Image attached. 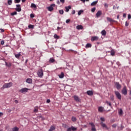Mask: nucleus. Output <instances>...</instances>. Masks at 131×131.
Masks as SVG:
<instances>
[{"label": "nucleus", "mask_w": 131, "mask_h": 131, "mask_svg": "<svg viewBox=\"0 0 131 131\" xmlns=\"http://www.w3.org/2000/svg\"><path fill=\"white\" fill-rule=\"evenodd\" d=\"M12 85H13V83L12 82L5 83V84L3 85V86L1 88V90H5V89H8L9 88H11Z\"/></svg>", "instance_id": "1"}, {"label": "nucleus", "mask_w": 131, "mask_h": 131, "mask_svg": "<svg viewBox=\"0 0 131 131\" xmlns=\"http://www.w3.org/2000/svg\"><path fill=\"white\" fill-rule=\"evenodd\" d=\"M37 74L38 76V77H40V78H41L42 76H43V71H42V69L38 70Z\"/></svg>", "instance_id": "2"}, {"label": "nucleus", "mask_w": 131, "mask_h": 131, "mask_svg": "<svg viewBox=\"0 0 131 131\" xmlns=\"http://www.w3.org/2000/svg\"><path fill=\"white\" fill-rule=\"evenodd\" d=\"M56 7V5L55 4H51L49 7H47V9L49 11V12H52L54 11V8Z\"/></svg>", "instance_id": "3"}, {"label": "nucleus", "mask_w": 131, "mask_h": 131, "mask_svg": "<svg viewBox=\"0 0 131 131\" xmlns=\"http://www.w3.org/2000/svg\"><path fill=\"white\" fill-rule=\"evenodd\" d=\"M121 93L122 95H124V96H126V95H127V89H126V86H124Z\"/></svg>", "instance_id": "4"}, {"label": "nucleus", "mask_w": 131, "mask_h": 131, "mask_svg": "<svg viewBox=\"0 0 131 131\" xmlns=\"http://www.w3.org/2000/svg\"><path fill=\"white\" fill-rule=\"evenodd\" d=\"M115 95L118 100H121V94L118 91H115Z\"/></svg>", "instance_id": "5"}, {"label": "nucleus", "mask_w": 131, "mask_h": 131, "mask_svg": "<svg viewBox=\"0 0 131 131\" xmlns=\"http://www.w3.org/2000/svg\"><path fill=\"white\" fill-rule=\"evenodd\" d=\"M29 90L30 89L28 88H22L19 91V93H21V94H23V93H27V92H28Z\"/></svg>", "instance_id": "6"}, {"label": "nucleus", "mask_w": 131, "mask_h": 131, "mask_svg": "<svg viewBox=\"0 0 131 131\" xmlns=\"http://www.w3.org/2000/svg\"><path fill=\"white\" fill-rule=\"evenodd\" d=\"M115 85L117 90H120L121 89V84H119V82H115Z\"/></svg>", "instance_id": "7"}, {"label": "nucleus", "mask_w": 131, "mask_h": 131, "mask_svg": "<svg viewBox=\"0 0 131 131\" xmlns=\"http://www.w3.org/2000/svg\"><path fill=\"white\" fill-rule=\"evenodd\" d=\"M16 8H15V10L17 12H21V11H22V9H21V5H16Z\"/></svg>", "instance_id": "8"}, {"label": "nucleus", "mask_w": 131, "mask_h": 131, "mask_svg": "<svg viewBox=\"0 0 131 131\" xmlns=\"http://www.w3.org/2000/svg\"><path fill=\"white\" fill-rule=\"evenodd\" d=\"M77 129V128L74 127L73 126H72L71 127H69L67 128V131H75Z\"/></svg>", "instance_id": "9"}, {"label": "nucleus", "mask_w": 131, "mask_h": 131, "mask_svg": "<svg viewBox=\"0 0 131 131\" xmlns=\"http://www.w3.org/2000/svg\"><path fill=\"white\" fill-rule=\"evenodd\" d=\"M97 40H99V37L97 36H93L91 38V41H97Z\"/></svg>", "instance_id": "10"}, {"label": "nucleus", "mask_w": 131, "mask_h": 131, "mask_svg": "<svg viewBox=\"0 0 131 131\" xmlns=\"http://www.w3.org/2000/svg\"><path fill=\"white\" fill-rule=\"evenodd\" d=\"M89 124L92 126V129L91 130L92 131H96L97 130L96 129V127L95 126V124L94 123H90Z\"/></svg>", "instance_id": "11"}, {"label": "nucleus", "mask_w": 131, "mask_h": 131, "mask_svg": "<svg viewBox=\"0 0 131 131\" xmlns=\"http://www.w3.org/2000/svg\"><path fill=\"white\" fill-rule=\"evenodd\" d=\"M73 98H74L75 101H76V102H80V99L79 98V97H78V96H77L76 95H74L73 96Z\"/></svg>", "instance_id": "12"}, {"label": "nucleus", "mask_w": 131, "mask_h": 131, "mask_svg": "<svg viewBox=\"0 0 131 131\" xmlns=\"http://www.w3.org/2000/svg\"><path fill=\"white\" fill-rule=\"evenodd\" d=\"M107 21H108V22H110L111 23H114L115 22H116V21H115V20L113 19L112 18H110V17H107L106 18Z\"/></svg>", "instance_id": "13"}, {"label": "nucleus", "mask_w": 131, "mask_h": 131, "mask_svg": "<svg viewBox=\"0 0 131 131\" xmlns=\"http://www.w3.org/2000/svg\"><path fill=\"white\" fill-rule=\"evenodd\" d=\"M100 125L102 127H104L105 128H106V129H108V127H107V125H106V124L104 123L103 122H100Z\"/></svg>", "instance_id": "14"}, {"label": "nucleus", "mask_w": 131, "mask_h": 131, "mask_svg": "<svg viewBox=\"0 0 131 131\" xmlns=\"http://www.w3.org/2000/svg\"><path fill=\"white\" fill-rule=\"evenodd\" d=\"M101 15H102V11L99 10L97 12V13H96V17L97 18H99V17H100V16H101Z\"/></svg>", "instance_id": "15"}, {"label": "nucleus", "mask_w": 131, "mask_h": 131, "mask_svg": "<svg viewBox=\"0 0 131 131\" xmlns=\"http://www.w3.org/2000/svg\"><path fill=\"white\" fill-rule=\"evenodd\" d=\"M86 93L88 96H93L94 95V93L92 91H88Z\"/></svg>", "instance_id": "16"}, {"label": "nucleus", "mask_w": 131, "mask_h": 131, "mask_svg": "<svg viewBox=\"0 0 131 131\" xmlns=\"http://www.w3.org/2000/svg\"><path fill=\"white\" fill-rule=\"evenodd\" d=\"M55 129H56V127L54 125H51L50 126V128L49 129V131H53V130H55Z\"/></svg>", "instance_id": "17"}, {"label": "nucleus", "mask_w": 131, "mask_h": 131, "mask_svg": "<svg viewBox=\"0 0 131 131\" xmlns=\"http://www.w3.org/2000/svg\"><path fill=\"white\" fill-rule=\"evenodd\" d=\"M65 9H66V12H69V10H70L71 9V6H66L65 7Z\"/></svg>", "instance_id": "18"}, {"label": "nucleus", "mask_w": 131, "mask_h": 131, "mask_svg": "<svg viewBox=\"0 0 131 131\" xmlns=\"http://www.w3.org/2000/svg\"><path fill=\"white\" fill-rule=\"evenodd\" d=\"M58 76L59 78H63L64 76H65V75L64 74V73L61 72L60 74L58 75Z\"/></svg>", "instance_id": "19"}, {"label": "nucleus", "mask_w": 131, "mask_h": 131, "mask_svg": "<svg viewBox=\"0 0 131 131\" xmlns=\"http://www.w3.org/2000/svg\"><path fill=\"white\" fill-rule=\"evenodd\" d=\"M76 28L78 29V30H80V29H83V27H82L81 25H78L76 27Z\"/></svg>", "instance_id": "20"}, {"label": "nucleus", "mask_w": 131, "mask_h": 131, "mask_svg": "<svg viewBox=\"0 0 131 131\" xmlns=\"http://www.w3.org/2000/svg\"><path fill=\"white\" fill-rule=\"evenodd\" d=\"M98 111L99 112H103V111H104V107H102V106H100L98 107Z\"/></svg>", "instance_id": "21"}, {"label": "nucleus", "mask_w": 131, "mask_h": 131, "mask_svg": "<svg viewBox=\"0 0 131 131\" xmlns=\"http://www.w3.org/2000/svg\"><path fill=\"white\" fill-rule=\"evenodd\" d=\"M26 82H27L28 83H32V79H31V78H28L26 80Z\"/></svg>", "instance_id": "22"}, {"label": "nucleus", "mask_w": 131, "mask_h": 131, "mask_svg": "<svg viewBox=\"0 0 131 131\" xmlns=\"http://www.w3.org/2000/svg\"><path fill=\"white\" fill-rule=\"evenodd\" d=\"M97 4H98V1L93 2L91 3V6L93 7L94 6H96Z\"/></svg>", "instance_id": "23"}, {"label": "nucleus", "mask_w": 131, "mask_h": 131, "mask_svg": "<svg viewBox=\"0 0 131 131\" xmlns=\"http://www.w3.org/2000/svg\"><path fill=\"white\" fill-rule=\"evenodd\" d=\"M101 34L103 36H105V35H106V31L105 30H102L101 31Z\"/></svg>", "instance_id": "24"}, {"label": "nucleus", "mask_w": 131, "mask_h": 131, "mask_svg": "<svg viewBox=\"0 0 131 131\" xmlns=\"http://www.w3.org/2000/svg\"><path fill=\"white\" fill-rule=\"evenodd\" d=\"M34 112L36 113V112H38V106H35L34 110Z\"/></svg>", "instance_id": "25"}, {"label": "nucleus", "mask_w": 131, "mask_h": 131, "mask_svg": "<svg viewBox=\"0 0 131 131\" xmlns=\"http://www.w3.org/2000/svg\"><path fill=\"white\" fill-rule=\"evenodd\" d=\"M20 56H21L20 53H18V54L15 55V58H17V59H19V58H20Z\"/></svg>", "instance_id": "26"}, {"label": "nucleus", "mask_w": 131, "mask_h": 131, "mask_svg": "<svg viewBox=\"0 0 131 131\" xmlns=\"http://www.w3.org/2000/svg\"><path fill=\"white\" fill-rule=\"evenodd\" d=\"M91 47H92V44H91V43H87L86 45V46H85V48L86 49H88L89 48H91Z\"/></svg>", "instance_id": "27"}, {"label": "nucleus", "mask_w": 131, "mask_h": 131, "mask_svg": "<svg viewBox=\"0 0 131 131\" xmlns=\"http://www.w3.org/2000/svg\"><path fill=\"white\" fill-rule=\"evenodd\" d=\"M50 63H54L55 62V59L51 58L49 60Z\"/></svg>", "instance_id": "28"}, {"label": "nucleus", "mask_w": 131, "mask_h": 131, "mask_svg": "<svg viewBox=\"0 0 131 131\" xmlns=\"http://www.w3.org/2000/svg\"><path fill=\"white\" fill-rule=\"evenodd\" d=\"M5 64L6 65V66H7V67H11V66H12V63H8V62H5Z\"/></svg>", "instance_id": "29"}, {"label": "nucleus", "mask_w": 131, "mask_h": 131, "mask_svg": "<svg viewBox=\"0 0 131 131\" xmlns=\"http://www.w3.org/2000/svg\"><path fill=\"white\" fill-rule=\"evenodd\" d=\"M82 13H83V10H79V11H78V15L79 16H80V14H82Z\"/></svg>", "instance_id": "30"}, {"label": "nucleus", "mask_w": 131, "mask_h": 131, "mask_svg": "<svg viewBox=\"0 0 131 131\" xmlns=\"http://www.w3.org/2000/svg\"><path fill=\"white\" fill-rule=\"evenodd\" d=\"M111 55L112 56H114L115 55V51L114 50H111Z\"/></svg>", "instance_id": "31"}, {"label": "nucleus", "mask_w": 131, "mask_h": 131, "mask_svg": "<svg viewBox=\"0 0 131 131\" xmlns=\"http://www.w3.org/2000/svg\"><path fill=\"white\" fill-rule=\"evenodd\" d=\"M12 131H19V128L15 127L12 128Z\"/></svg>", "instance_id": "32"}, {"label": "nucleus", "mask_w": 131, "mask_h": 131, "mask_svg": "<svg viewBox=\"0 0 131 131\" xmlns=\"http://www.w3.org/2000/svg\"><path fill=\"white\" fill-rule=\"evenodd\" d=\"M31 8H36V5L33 3H32L31 4Z\"/></svg>", "instance_id": "33"}, {"label": "nucleus", "mask_w": 131, "mask_h": 131, "mask_svg": "<svg viewBox=\"0 0 131 131\" xmlns=\"http://www.w3.org/2000/svg\"><path fill=\"white\" fill-rule=\"evenodd\" d=\"M12 3L13 2L12 1V0H8V5H9V6H11Z\"/></svg>", "instance_id": "34"}, {"label": "nucleus", "mask_w": 131, "mask_h": 131, "mask_svg": "<svg viewBox=\"0 0 131 131\" xmlns=\"http://www.w3.org/2000/svg\"><path fill=\"white\" fill-rule=\"evenodd\" d=\"M76 120H77V119L75 117H72V121H73L74 122H75V121H76Z\"/></svg>", "instance_id": "35"}, {"label": "nucleus", "mask_w": 131, "mask_h": 131, "mask_svg": "<svg viewBox=\"0 0 131 131\" xmlns=\"http://www.w3.org/2000/svg\"><path fill=\"white\" fill-rule=\"evenodd\" d=\"M54 38H57V39H59L60 38V36H58L57 34H55L54 35Z\"/></svg>", "instance_id": "36"}, {"label": "nucleus", "mask_w": 131, "mask_h": 131, "mask_svg": "<svg viewBox=\"0 0 131 131\" xmlns=\"http://www.w3.org/2000/svg\"><path fill=\"white\" fill-rule=\"evenodd\" d=\"M59 13L60 15H63L64 14V11L63 10H59Z\"/></svg>", "instance_id": "37"}, {"label": "nucleus", "mask_w": 131, "mask_h": 131, "mask_svg": "<svg viewBox=\"0 0 131 131\" xmlns=\"http://www.w3.org/2000/svg\"><path fill=\"white\" fill-rule=\"evenodd\" d=\"M21 2V0H14V3L15 4H19Z\"/></svg>", "instance_id": "38"}, {"label": "nucleus", "mask_w": 131, "mask_h": 131, "mask_svg": "<svg viewBox=\"0 0 131 131\" xmlns=\"http://www.w3.org/2000/svg\"><path fill=\"white\" fill-rule=\"evenodd\" d=\"M16 14H17V12L14 11V12L11 13V16H14V15H16Z\"/></svg>", "instance_id": "39"}, {"label": "nucleus", "mask_w": 131, "mask_h": 131, "mask_svg": "<svg viewBox=\"0 0 131 131\" xmlns=\"http://www.w3.org/2000/svg\"><path fill=\"white\" fill-rule=\"evenodd\" d=\"M110 98H111V100H112V101H114V95H111Z\"/></svg>", "instance_id": "40"}, {"label": "nucleus", "mask_w": 131, "mask_h": 131, "mask_svg": "<svg viewBox=\"0 0 131 131\" xmlns=\"http://www.w3.org/2000/svg\"><path fill=\"white\" fill-rule=\"evenodd\" d=\"M34 27V26L33 25H30L28 26L29 28H33Z\"/></svg>", "instance_id": "41"}, {"label": "nucleus", "mask_w": 131, "mask_h": 131, "mask_svg": "<svg viewBox=\"0 0 131 131\" xmlns=\"http://www.w3.org/2000/svg\"><path fill=\"white\" fill-rule=\"evenodd\" d=\"M106 104H107V105H110V106H111V102H109V101H106Z\"/></svg>", "instance_id": "42"}, {"label": "nucleus", "mask_w": 131, "mask_h": 131, "mask_svg": "<svg viewBox=\"0 0 131 131\" xmlns=\"http://www.w3.org/2000/svg\"><path fill=\"white\" fill-rule=\"evenodd\" d=\"M95 11H96V8L95 7L92 8V10H91V12L92 13H94Z\"/></svg>", "instance_id": "43"}, {"label": "nucleus", "mask_w": 131, "mask_h": 131, "mask_svg": "<svg viewBox=\"0 0 131 131\" xmlns=\"http://www.w3.org/2000/svg\"><path fill=\"white\" fill-rule=\"evenodd\" d=\"M123 114V112L122 111V110H120L119 111L120 115H122Z\"/></svg>", "instance_id": "44"}, {"label": "nucleus", "mask_w": 131, "mask_h": 131, "mask_svg": "<svg viewBox=\"0 0 131 131\" xmlns=\"http://www.w3.org/2000/svg\"><path fill=\"white\" fill-rule=\"evenodd\" d=\"M100 120H101V121H105V118L101 117L100 118Z\"/></svg>", "instance_id": "45"}, {"label": "nucleus", "mask_w": 131, "mask_h": 131, "mask_svg": "<svg viewBox=\"0 0 131 131\" xmlns=\"http://www.w3.org/2000/svg\"><path fill=\"white\" fill-rule=\"evenodd\" d=\"M116 126H117V124H114L112 125V127H114V128L116 127Z\"/></svg>", "instance_id": "46"}, {"label": "nucleus", "mask_w": 131, "mask_h": 131, "mask_svg": "<svg viewBox=\"0 0 131 131\" xmlns=\"http://www.w3.org/2000/svg\"><path fill=\"white\" fill-rule=\"evenodd\" d=\"M31 18H34V14H30Z\"/></svg>", "instance_id": "47"}, {"label": "nucleus", "mask_w": 131, "mask_h": 131, "mask_svg": "<svg viewBox=\"0 0 131 131\" xmlns=\"http://www.w3.org/2000/svg\"><path fill=\"white\" fill-rule=\"evenodd\" d=\"M60 2L61 4H64L65 3V0H60Z\"/></svg>", "instance_id": "48"}, {"label": "nucleus", "mask_w": 131, "mask_h": 131, "mask_svg": "<svg viewBox=\"0 0 131 131\" xmlns=\"http://www.w3.org/2000/svg\"><path fill=\"white\" fill-rule=\"evenodd\" d=\"M131 18V15L130 14H128V19L129 20Z\"/></svg>", "instance_id": "49"}, {"label": "nucleus", "mask_w": 131, "mask_h": 131, "mask_svg": "<svg viewBox=\"0 0 131 131\" xmlns=\"http://www.w3.org/2000/svg\"><path fill=\"white\" fill-rule=\"evenodd\" d=\"M125 26L127 27V26H128V25H129V24H128V23H127V21H126L125 22Z\"/></svg>", "instance_id": "50"}, {"label": "nucleus", "mask_w": 131, "mask_h": 131, "mask_svg": "<svg viewBox=\"0 0 131 131\" xmlns=\"http://www.w3.org/2000/svg\"><path fill=\"white\" fill-rule=\"evenodd\" d=\"M1 45H5V41H4V40H2V41H1Z\"/></svg>", "instance_id": "51"}, {"label": "nucleus", "mask_w": 131, "mask_h": 131, "mask_svg": "<svg viewBox=\"0 0 131 131\" xmlns=\"http://www.w3.org/2000/svg\"><path fill=\"white\" fill-rule=\"evenodd\" d=\"M69 22H70V19H67L66 21V23H69Z\"/></svg>", "instance_id": "52"}, {"label": "nucleus", "mask_w": 131, "mask_h": 131, "mask_svg": "<svg viewBox=\"0 0 131 131\" xmlns=\"http://www.w3.org/2000/svg\"><path fill=\"white\" fill-rule=\"evenodd\" d=\"M72 15H74V14H75V10H73L72 11Z\"/></svg>", "instance_id": "53"}, {"label": "nucleus", "mask_w": 131, "mask_h": 131, "mask_svg": "<svg viewBox=\"0 0 131 131\" xmlns=\"http://www.w3.org/2000/svg\"><path fill=\"white\" fill-rule=\"evenodd\" d=\"M123 17H124V18H126V14L124 13L123 15Z\"/></svg>", "instance_id": "54"}, {"label": "nucleus", "mask_w": 131, "mask_h": 131, "mask_svg": "<svg viewBox=\"0 0 131 131\" xmlns=\"http://www.w3.org/2000/svg\"><path fill=\"white\" fill-rule=\"evenodd\" d=\"M0 30L1 32H5V30H4L3 29H0Z\"/></svg>", "instance_id": "55"}, {"label": "nucleus", "mask_w": 131, "mask_h": 131, "mask_svg": "<svg viewBox=\"0 0 131 131\" xmlns=\"http://www.w3.org/2000/svg\"><path fill=\"white\" fill-rule=\"evenodd\" d=\"M50 102H51V100H50V99L47 100V103H50Z\"/></svg>", "instance_id": "56"}, {"label": "nucleus", "mask_w": 131, "mask_h": 131, "mask_svg": "<svg viewBox=\"0 0 131 131\" xmlns=\"http://www.w3.org/2000/svg\"><path fill=\"white\" fill-rule=\"evenodd\" d=\"M104 7H106V8H108V5L107 4H104Z\"/></svg>", "instance_id": "57"}, {"label": "nucleus", "mask_w": 131, "mask_h": 131, "mask_svg": "<svg viewBox=\"0 0 131 131\" xmlns=\"http://www.w3.org/2000/svg\"><path fill=\"white\" fill-rule=\"evenodd\" d=\"M14 102H15L16 104H18V100H15L14 101Z\"/></svg>", "instance_id": "58"}, {"label": "nucleus", "mask_w": 131, "mask_h": 131, "mask_svg": "<svg viewBox=\"0 0 131 131\" xmlns=\"http://www.w3.org/2000/svg\"><path fill=\"white\" fill-rule=\"evenodd\" d=\"M56 3H57V5H60V1H57Z\"/></svg>", "instance_id": "59"}, {"label": "nucleus", "mask_w": 131, "mask_h": 131, "mask_svg": "<svg viewBox=\"0 0 131 131\" xmlns=\"http://www.w3.org/2000/svg\"><path fill=\"white\" fill-rule=\"evenodd\" d=\"M3 113L0 112V117H1V116H3Z\"/></svg>", "instance_id": "60"}, {"label": "nucleus", "mask_w": 131, "mask_h": 131, "mask_svg": "<svg viewBox=\"0 0 131 131\" xmlns=\"http://www.w3.org/2000/svg\"><path fill=\"white\" fill-rule=\"evenodd\" d=\"M82 3H85V0H80Z\"/></svg>", "instance_id": "61"}, {"label": "nucleus", "mask_w": 131, "mask_h": 131, "mask_svg": "<svg viewBox=\"0 0 131 131\" xmlns=\"http://www.w3.org/2000/svg\"><path fill=\"white\" fill-rule=\"evenodd\" d=\"M22 3H25L26 2V0H21Z\"/></svg>", "instance_id": "62"}, {"label": "nucleus", "mask_w": 131, "mask_h": 131, "mask_svg": "<svg viewBox=\"0 0 131 131\" xmlns=\"http://www.w3.org/2000/svg\"><path fill=\"white\" fill-rule=\"evenodd\" d=\"M59 29H61V28L59 27H57V30H59Z\"/></svg>", "instance_id": "63"}, {"label": "nucleus", "mask_w": 131, "mask_h": 131, "mask_svg": "<svg viewBox=\"0 0 131 131\" xmlns=\"http://www.w3.org/2000/svg\"><path fill=\"white\" fill-rule=\"evenodd\" d=\"M129 95H130V96H131V90L130 91Z\"/></svg>", "instance_id": "64"}]
</instances>
